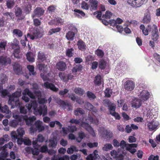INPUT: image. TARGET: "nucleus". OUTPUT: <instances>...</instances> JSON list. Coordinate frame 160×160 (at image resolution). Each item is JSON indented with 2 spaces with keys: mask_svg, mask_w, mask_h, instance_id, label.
Segmentation results:
<instances>
[{
  "mask_svg": "<svg viewBox=\"0 0 160 160\" xmlns=\"http://www.w3.org/2000/svg\"><path fill=\"white\" fill-rule=\"evenodd\" d=\"M25 106L28 110H30L32 108L40 116L42 115V116H44L47 114V108L46 105H40L38 108L36 109L38 104L37 102L35 100L31 101L29 104H26Z\"/></svg>",
  "mask_w": 160,
  "mask_h": 160,
  "instance_id": "obj_1",
  "label": "nucleus"
},
{
  "mask_svg": "<svg viewBox=\"0 0 160 160\" xmlns=\"http://www.w3.org/2000/svg\"><path fill=\"white\" fill-rule=\"evenodd\" d=\"M21 92L16 91L9 96L8 104L11 106V108H14L16 106L20 107V102L19 97L21 96Z\"/></svg>",
  "mask_w": 160,
  "mask_h": 160,
  "instance_id": "obj_2",
  "label": "nucleus"
},
{
  "mask_svg": "<svg viewBox=\"0 0 160 160\" xmlns=\"http://www.w3.org/2000/svg\"><path fill=\"white\" fill-rule=\"evenodd\" d=\"M69 29L72 31H69L66 34V37L68 40L72 41L74 39L75 34L77 33L78 30L77 28L72 25H70L69 26Z\"/></svg>",
  "mask_w": 160,
  "mask_h": 160,
  "instance_id": "obj_3",
  "label": "nucleus"
},
{
  "mask_svg": "<svg viewBox=\"0 0 160 160\" xmlns=\"http://www.w3.org/2000/svg\"><path fill=\"white\" fill-rule=\"evenodd\" d=\"M23 96L22 97V99L26 102H28L29 101V98L25 95H28L31 98L35 99V97L33 93L28 88H25L22 92Z\"/></svg>",
  "mask_w": 160,
  "mask_h": 160,
  "instance_id": "obj_4",
  "label": "nucleus"
},
{
  "mask_svg": "<svg viewBox=\"0 0 160 160\" xmlns=\"http://www.w3.org/2000/svg\"><path fill=\"white\" fill-rule=\"evenodd\" d=\"M12 48L14 50L13 54L15 58H21V55L19 54L20 52V47L18 44L12 43L11 45Z\"/></svg>",
  "mask_w": 160,
  "mask_h": 160,
  "instance_id": "obj_5",
  "label": "nucleus"
},
{
  "mask_svg": "<svg viewBox=\"0 0 160 160\" xmlns=\"http://www.w3.org/2000/svg\"><path fill=\"white\" fill-rule=\"evenodd\" d=\"M58 76L64 82H67L70 80H71L73 77V76L71 74H67L64 72H60Z\"/></svg>",
  "mask_w": 160,
  "mask_h": 160,
  "instance_id": "obj_6",
  "label": "nucleus"
},
{
  "mask_svg": "<svg viewBox=\"0 0 160 160\" xmlns=\"http://www.w3.org/2000/svg\"><path fill=\"white\" fill-rule=\"evenodd\" d=\"M127 2L132 7L136 8L140 7L143 3L142 0H127Z\"/></svg>",
  "mask_w": 160,
  "mask_h": 160,
  "instance_id": "obj_7",
  "label": "nucleus"
},
{
  "mask_svg": "<svg viewBox=\"0 0 160 160\" xmlns=\"http://www.w3.org/2000/svg\"><path fill=\"white\" fill-rule=\"evenodd\" d=\"M152 29L151 32V38L154 41H157L159 38V33L157 27L155 24L152 26Z\"/></svg>",
  "mask_w": 160,
  "mask_h": 160,
  "instance_id": "obj_8",
  "label": "nucleus"
},
{
  "mask_svg": "<svg viewBox=\"0 0 160 160\" xmlns=\"http://www.w3.org/2000/svg\"><path fill=\"white\" fill-rule=\"evenodd\" d=\"M40 147L34 146L33 148L28 147L25 148V151L29 154H32L33 155H37L38 154Z\"/></svg>",
  "mask_w": 160,
  "mask_h": 160,
  "instance_id": "obj_9",
  "label": "nucleus"
},
{
  "mask_svg": "<svg viewBox=\"0 0 160 160\" xmlns=\"http://www.w3.org/2000/svg\"><path fill=\"white\" fill-rule=\"evenodd\" d=\"M81 126L88 131L93 137L95 136V134L93 128L88 123L84 122H82Z\"/></svg>",
  "mask_w": 160,
  "mask_h": 160,
  "instance_id": "obj_10",
  "label": "nucleus"
},
{
  "mask_svg": "<svg viewBox=\"0 0 160 160\" xmlns=\"http://www.w3.org/2000/svg\"><path fill=\"white\" fill-rule=\"evenodd\" d=\"M45 12V10L42 8L38 7L33 11V14L32 17L34 18L35 17H39L42 16Z\"/></svg>",
  "mask_w": 160,
  "mask_h": 160,
  "instance_id": "obj_11",
  "label": "nucleus"
},
{
  "mask_svg": "<svg viewBox=\"0 0 160 160\" xmlns=\"http://www.w3.org/2000/svg\"><path fill=\"white\" fill-rule=\"evenodd\" d=\"M135 87L134 82L131 80H128L124 83V88L128 91H131Z\"/></svg>",
  "mask_w": 160,
  "mask_h": 160,
  "instance_id": "obj_12",
  "label": "nucleus"
},
{
  "mask_svg": "<svg viewBox=\"0 0 160 160\" xmlns=\"http://www.w3.org/2000/svg\"><path fill=\"white\" fill-rule=\"evenodd\" d=\"M149 92L146 90L142 91L138 95L140 100L142 102H144L148 100L149 98Z\"/></svg>",
  "mask_w": 160,
  "mask_h": 160,
  "instance_id": "obj_13",
  "label": "nucleus"
},
{
  "mask_svg": "<svg viewBox=\"0 0 160 160\" xmlns=\"http://www.w3.org/2000/svg\"><path fill=\"white\" fill-rule=\"evenodd\" d=\"M56 67L58 70L61 71H64L67 68L66 63L63 61H60L57 62Z\"/></svg>",
  "mask_w": 160,
  "mask_h": 160,
  "instance_id": "obj_14",
  "label": "nucleus"
},
{
  "mask_svg": "<svg viewBox=\"0 0 160 160\" xmlns=\"http://www.w3.org/2000/svg\"><path fill=\"white\" fill-rule=\"evenodd\" d=\"M15 14L16 16L18 18V19L19 20H22L24 18V17L22 15V9L19 7H17L15 8Z\"/></svg>",
  "mask_w": 160,
  "mask_h": 160,
  "instance_id": "obj_15",
  "label": "nucleus"
},
{
  "mask_svg": "<svg viewBox=\"0 0 160 160\" xmlns=\"http://www.w3.org/2000/svg\"><path fill=\"white\" fill-rule=\"evenodd\" d=\"M11 136L12 139H13L15 141L17 140V143L19 145H21L22 144V142H24V139L22 138L17 137L16 133V132H12L11 133Z\"/></svg>",
  "mask_w": 160,
  "mask_h": 160,
  "instance_id": "obj_16",
  "label": "nucleus"
},
{
  "mask_svg": "<svg viewBox=\"0 0 160 160\" xmlns=\"http://www.w3.org/2000/svg\"><path fill=\"white\" fill-rule=\"evenodd\" d=\"M23 118L25 121L26 124L28 125H31L32 124L33 121L36 119L35 116L30 117L28 118L27 115L23 117Z\"/></svg>",
  "mask_w": 160,
  "mask_h": 160,
  "instance_id": "obj_17",
  "label": "nucleus"
},
{
  "mask_svg": "<svg viewBox=\"0 0 160 160\" xmlns=\"http://www.w3.org/2000/svg\"><path fill=\"white\" fill-rule=\"evenodd\" d=\"M147 27L145 28L143 24H141L140 26V29L142 30L143 33L145 36L148 35L149 31H152V26L150 25H148Z\"/></svg>",
  "mask_w": 160,
  "mask_h": 160,
  "instance_id": "obj_18",
  "label": "nucleus"
},
{
  "mask_svg": "<svg viewBox=\"0 0 160 160\" xmlns=\"http://www.w3.org/2000/svg\"><path fill=\"white\" fill-rule=\"evenodd\" d=\"M11 60L9 58L6 56H0V65H5L7 64H10Z\"/></svg>",
  "mask_w": 160,
  "mask_h": 160,
  "instance_id": "obj_19",
  "label": "nucleus"
},
{
  "mask_svg": "<svg viewBox=\"0 0 160 160\" xmlns=\"http://www.w3.org/2000/svg\"><path fill=\"white\" fill-rule=\"evenodd\" d=\"M44 85L46 88L50 89L54 92H57L58 90V89L52 83H49L48 82H46L44 83Z\"/></svg>",
  "mask_w": 160,
  "mask_h": 160,
  "instance_id": "obj_20",
  "label": "nucleus"
},
{
  "mask_svg": "<svg viewBox=\"0 0 160 160\" xmlns=\"http://www.w3.org/2000/svg\"><path fill=\"white\" fill-rule=\"evenodd\" d=\"M44 31L42 28L37 29L33 32L36 39L41 38L43 35Z\"/></svg>",
  "mask_w": 160,
  "mask_h": 160,
  "instance_id": "obj_21",
  "label": "nucleus"
},
{
  "mask_svg": "<svg viewBox=\"0 0 160 160\" xmlns=\"http://www.w3.org/2000/svg\"><path fill=\"white\" fill-rule=\"evenodd\" d=\"M78 48L82 51H84L86 48V45L85 42L82 40H79L77 43Z\"/></svg>",
  "mask_w": 160,
  "mask_h": 160,
  "instance_id": "obj_22",
  "label": "nucleus"
},
{
  "mask_svg": "<svg viewBox=\"0 0 160 160\" xmlns=\"http://www.w3.org/2000/svg\"><path fill=\"white\" fill-rule=\"evenodd\" d=\"M151 20L150 14L149 13L146 12L144 14L141 22L145 24H148L150 23Z\"/></svg>",
  "mask_w": 160,
  "mask_h": 160,
  "instance_id": "obj_23",
  "label": "nucleus"
},
{
  "mask_svg": "<svg viewBox=\"0 0 160 160\" xmlns=\"http://www.w3.org/2000/svg\"><path fill=\"white\" fill-rule=\"evenodd\" d=\"M158 122H151L148 124V127L150 131H152L158 128Z\"/></svg>",
  "mask_w": 160,
  "mask_h": 160,
  "instance_id": "obj_24",
  "label": "nucleus"
},
{
  "mask_svg": "<svg viewBox=\"0 0 160 160\" xmlns=\"http://www.w3.org/2000/svg\"><path fill=\"white\" fill-rule=\"evenodd\" d=\"M3 15L4 19H5V20L7 21L9 20H11L13 18L14 15L12 12H3L2 13Z\"/></svg>",
  "mask_w": 160,
  "mask_h": 160,
  "instance_id": "obj_25",
  "label": "nucleus"
},
{
  "mask_svg": "<svg viewBox=\"0 0 160 160\" xmlns=\"http://www.w3.org/2000/svg\"><path fill=\"white\" fill-rule=\"evenodd\" d=\"M142 102L140 99L136 98H134L132 102V106L136 108H138L141 106Z\"/></svg>",
  "mask_w": 160,
  "mask_h": 160,
  "instance_id": "obj_26",
  "label": "nucleus"
},
{
  "mask_svg": "<svg viewBox=\"0 0 160 160\" xmlns=\"http://www.w3.org/2000/svg\"><path fill=\"white\" fill-rule=\"evenodd\" d=\"M20 66L18 63H15L13 65V69L17 75H19L22 73V70Z\"/></svg>",
  "mask_w": 160,
  "mask_h": 160,
  "instance_id": "obj_27",
  "label": "nucleus"
},
{
  "mask_svg": "<svg viewBox=\"0 0 160 160\" xmlns=\"http://www.w3.org/2000/svg\"><path fill=\"white\" fill-rule=\"evenodd\" d=\"M42 122L40 121H37L34 123L36 128L39 132H41L44 129V127L42 125Z\"/></svg>",
  "mask_w": 160,
  "mask_h": 160,
  "instance_id": "obj_28",
  "label": "nucleus"
},
{
  "mask_svg": "<svg viewBox=\"0 0 160 160\" xmlns=\"http://www.w3.org/2000/svg\"><path fill=\"white\" fill-rule=\"evenodd\" d=\"M73 11L74 12V15L79 18L84 17L85 15V13L83 11L79 9H75Z\"/></svg>",
  "mask_w": 160,
  "mask_h": 160,
  "instance_id": "obj_29",
  "label": "nucleus"
},
{
  "mask_svg": "<svg viewBox=\"0 0 160 160\" xmlns=\"http://www.w3.org/2000/svg\"><path fill=\"white\" fill-rule=\"evenodd\" d=\"M47 57L41 51L39 52L38 55V59L40 62H43L46 60Z\"/></svg>",
  "mask_w": 160,
  "mask_h": 160,
  "instance_id": "obj_30",
  "label": "nucleus"
},
{
  "mask_svg": "<svg viewBox=\"0 0 160 160\" xmlns=\"http://www.w3.org/2000/svg\"><path fill=\"white\" fill-rule=\"evenodd\" d=\"M89 2L92 9L93 10H97L98 2L97 0H89Z\"/></svg>",
  "mask_w": 160,
  "mask_h": 160,
  "instance_id": "obj_31",
  "label": "nucleus"
},
{
  "mask_svg": "<svg viewBox=\"0 0 160 160\" xmlns=\"http://www.w3.org/2000/svg\"><path fill=\"white\" fill-rule=\"evenodd\" d=\"M15 4L14 0H7L6 1V6L8 9L12 8Z\"/></svg>",
  "mask_w": 160,
  "mask_h": 160,
  "instance_id": "obj_32",
  "label": "nucleus"
},
{
  "mask_svg": "<svg viewBox=\"0 0 160 160\" xmlns=\"http://www.w3.org/2000/svg\"><path fill=\"white\" fill-rule=\"evenodd\" d=\"M27 68L29 71L28 74L30 76H34L36 75V72L34 71V68L33 65H28Z\"/></svg>",
  "mask_w": 160,
  "mask_h": 160,
  "instance_id": "obj_33",
  "label": "nucleus"
},
{
  "mask_svg": "<svg viewBox=\"0 0 160 160\" xmlns=\"http://www.w3.org/2000/svg\"><path fill=\"white\" fill-rule=\"evenodd\" d=\"M107 67V62L103 59L101 60L99 62L98 67L101 70H104Z\"/></svg>",
  "mask_w": 160,
  "mask_h": 160,
  "instance_id": "obj_34",
  "label": "nucleus"
},
{
  "mask_svg": "<svg viewBox=\"0 0 160 160\" xmlns=\"http://www.w3.org/2000/svg\"><path fill=\"white\" fill-rule=\"evenodd\" d=\"M83 67L81 64H77L74 66L72 69V72H80L82 69Z\"/></svg>",
  "mask_w": 160,
  "mask_h": 160,
  "instance_id": "obj_35",
  "label": "nucleus"
},
{
  "mask_svg": "<svg viewBox=\"0 0 160 160\" xmlns=\"http://www.w3.org/2000/svg\"><path fill=\"white\" fill-rule=\"evenodd\" d=\"M78 137L76 138L77 141L78 142H80L81 140L86 137L85 133L82 131L78 132Z\"/></svg>",
  "mask_w": 160,
  "mask_h": 160,
  "instance_id": "obj_36",
  "label": "nucleus"
},
{
  "mask_svg": "<svg viewBox=\"0 0 160 160\" xmlns=\"http://www.w3.org/2000/svg\"><path fill=\"white\" fill-rule=\"evenodd\" d=\"M102 78L100 75H97L95 77L94 80V83L95 85L100 86L101 84Z\"/></svg>",
  "mask_w": 160,
  "mask_h": 160,
  "instance_id": "obj_37",
  "label": "nucleus"
},
{
  "mask_svg": "<svg viewBox=\"0 0 160 160\" xmlns=\"http://www.w3.org/2000/svg\"><path fill=\"white\" fill-rule=\"evenodd\" d=\"M61 28L60 27H57L56 28H53L50 29L48 32L49 35H51L53 34L59 32L61 30Z\"/></svg>",
  "mask_w": 160,
  "mask_h": 160,
  "instance_id": "obj_38",
  "label": "nucleus"
},
{
  "mask_svg": "<svg viewBox=\"0 0 160 160\" xmlns=\"http://www.w3.org/2000/svg\"><path fill=\"white\" fill-rule=\"evenodd\" d=\"M12 33L19 37L22 36L23 33L20 30L18 29H15L12 31Z\"/></svg>",
  "mask_w": 160,
  "mask_h": 160,
  "instance_id": "obj_39",
  "label": "nucleus"
},
{
  "mask_svg": "<svg viewBox=\"0 0 160 160\" xmlns=\"http://www.w3.org/2000/svg\"><path fill=\"white\" fill-rule=\"evenodd\" d=\"M17 137L22 138L23 135L25 133V132L23 128H19L17 130V132H16Z\"/></svg>",
  "mask_w": 160,
  "mask_h": 160,
  "instance_id": "obj_40",
  "label": "nucleus"
},
{
  "mask_svg": "<svg viewBox=\"0 0 160 160\" xmlns=\"http://www.w3.org/2000/svg\"><path fill=\"white\" fill-rule=\"evenodd\" d=\"M74 92L76 94L80 96L82 95L84 93V91L83 89L79 87L75 88L74 89Z\"/></svg>",
  "mask_w": 160,
  "mask_h": 160,
  "instance_id": "obj_41",
  "label": "nucleus"
},
{
  "mask_svg": "<svg viewBox=\"0 0 160 160\" xmlns=\"http://www.w3.org/2000/svg\"><path fill=\"white\" fill-rule=\"evenodd\" d=\"M0 112L9 114L10 113L11 111L9 110L8 106L6 105H5L2 108Z\"/></svg>",
  "mask_w": 160,
  "mask_h": 160,
  "instance_id": "obj_42",
  "label": "nucleus"
},
{
  "mask_svg": "<svg viewBox=\"0 0 160 160\" xmlns=\"http://www.w3.org/2000/svg\"><path fill=\"white\" fill-rule=\"evenodd\" d=\"M74 49L73 48H68L66 50V55L68 57L72 56L73 54Z\"/></svg>",
  "mask_w": 160,
  "mask_h": 160,
  "instance_id": "obj_43",
  "label": "nucleus"
},
{
  "mask_svg": "<svg viewBox=\"0 0 160 160\" xmlns=\"http://www.w3.org/2000/svg\"><path fill=\"white\" fill-rule=\"evenodd\" d=\"M84 111L81 108H78L77 109L74 110V113L76 116H78L79 115V113L81 115H82L84 114Z\"/></svg>",
  "mask_w": 160,
  "mask_h": 160,
  "instance_id": "obj_44",
  "label": "nucleus"
},
{
  "mask_svg": "<svg viewBox=\"0 0 160 160\" xmlns=\"http://www.w3.org/2000/svg\"><path fill=\"white\" fill-rule=\"evenodd\" d=\"M38 68L40 71L43 70V72L44 73H47L48 72L47 68L45 67L44 64L41 63L38 64Z\"/></svg>",
  "mask_w": 160,
  "mask_h": 160,
  "instance_id": "obj_45",
  "label": "nucleus"
},
{
  "mask_svg": "<svg viewBox=\"0 0 160 160\" xmlns=\"http://www.w3.org/2000/svg\"><path fill=\"white\" fill-rule=\"evenodd\" d=\"M57 145V142L56 140L54 139H50L49 140V147L55 148Z\"/></svg>",
  "mask_w": 160,
  "mask_h": 160,
  "instance_id": "obj_46",
  "label": "nucleus"
},
{
  "mask_svg": "<svg viewBox=\"0 0 160 160\" xmlns=\"http://www.w3.org/2000/svg\"><path fill=\"white\" fill-rule=\"evenodd\" d=\"M112 90L109 88L106 89L104 92L105 96L107 98H110L112 94Z\"/></svg>",
  "mask_w": 160,
  "mask_h": 160,
  "instance_id": "obj_47",
  "label": "nucleus"
},
{
  "mask_svg": "<svg viewBox=\"0 0 160 160\" xmlns=\"http://www.w3.org/2000/svg\"><path fill=\"white\" fill-rule=\"evenodd\" d=\"M112 13L109 10H107L105 14H103L102 16V18L107 19H109L112 16Z\"/></svg>",
  "mask_w": 160,
  "mask_h": 160,
  "instance_id": "obj_48",
  "label": "nucleus"
},
{
  "mask_svg": "<svg viewBox=\"0 0 160 160\" xmlns=\"http://www.w3.org/2000/svg\"><path fill=\"white\" fill-rule=\"evenodd\" d=\"M22 103H20V107L16 106L15 107H18L19 108V110L20 112L21 113L25 114L27 113V109L25 108L24 106H21Z\"/></svg>",
  "mask_w": 160,
  "mask_h": 160,
  "instance_id": "obj_49",
  "label": "nucleus"
},
{
  "mask_svg": "<svg viewBox=\"0 0 160 160\" xmlns=\"http://www.w3.org/2000/svg\"><path fill=\"white\" fill-rule=\"evenodd\" d=\"M27 59L29 62H33L34 61V58L32 56V54L31 52H28L26 54Z\"/></svg>",
  "mask_w": 160,
  "mask_h": 160,
  "instance_id": "obj_50",
  "label": "nucleus"
},
{
  "mask_svg": "<svg viewBox=\"0 0 160 160\" xmlns=\"http://www.w3.org/2000/svg\"><path fill=\"white\" fill-rule=\"evenodd\" d=\"M87 97L90 100H93L96 98L95 95L91 92H87Z\"/></svg>",
  "mask_w": 160,
  "mask_h": 160,
  "instance_id": "obj_51",
  "label": "nucleus"
},
{
  "mask_svg": "<svg viewBox=\"0 0 160 160\" xmlns=\"http://www.w3.org/2000/svg\"><path fill=\"white\" fill-rule=\"evenodd\" d=\"M7 80V78L6 76L4 74H2L0 77V84L2 85V84H4Z\"/></svg>",
  "mask_w": 160,
  "mask_h": 160,
  "instance_id": "obj_52",
  "label": "nucleus"
},
{
  "mask_svg": "<svg viewBox=\"0 0 160 160\" xmlns=\"http://www.w3.org/2000/svg\"><path fill=\"white\" fill-rule=\"evenodd\" d=\"M31 10L32 6L31 4H27L25 6L24 10L26 14L29 13Z\"/></svg>",
  "mask_w": 160,
  "mask_h": 160,
  "instance_id": "obj_53",
  "label": "nucleus"
},
{
  "mask_svg": "<svg viewBox=\"0 0 160 160\" xmlns=\"http://www.w3.org/2000/svg\"><path fill=\"white\" fill-rule=\"evenodd\" d=\"M113 147L111 144L110 143H107L105 144L102 148L103 150L107 151L108 150L112 149Z\"/></svg>",
  "mask_w": 160,
  "mask_h": 160,
  "instance_id": "obj_54",
  "label": "nucleus"
},
{
  "mask_svg": "<svg viewBox=\"0 0 160 160\" xmlns=\"http://www.w3.org/2000/svg\"><path fill=\"white\" fill-rule=\"evenodd\" d=\"M95 53L97 56L101 58L102 57L104 54L103 52L100 49H97L96 50Z\"/></svg>",
  "mask_w": 160,
  "mask_h": 160,
  "instance_id": "obj_55",
  "label": "nucleus"
},
{
  "mask_svg": "<svg viewBox=\"0 0 160 160\" xmlns=\"http://www.w3.org/2000/svg\"><path fill=\"white\" fill-rule=\"evenodd\" d=\"M48 148L46 145H43L39 149V152L44 153H47L48 152Z\"/></svg>",
  "mask_w": 160,
  "mask_h": 160,
  "instance_id": "obj_56",
  "label": "nucleus"
},
{
  "mask_svg": "<svg viewBox=\"0 0 160 160\" xmlns=\"http://www.w3.org/2000/svg\"><path fill=\"white\" fill-rule=\"evenodd\" d=\"M85 108L90 111H92V108H93V106L88 102H86L84 105Z\"/></svg>",
  "mask_w": 160,
  "mask_h": 160,
  "instance_id": "obj_57",
  "label": "nucleus"
},
{
  "mask_svg": "<svg viewBox=\"0 0 160 160\" xmlns=\"http://www.w3.org/2000/svg\"><path fill=\"white\" fill-rule=\"evenodd\" d=\"M126 24L127 26H128L130 24H132L133 26H135L137 24V21L133 20H131L130 21L128 20L126 21Z\"/></svg>",
  "mask_w": 160,
  "mask_h": 160,
  "instance_id": "obj_58",
  "label": "nucleus"
},
{
  "mask_svg": "<svg viewBox=\"0 0 160 160\" xmlns=\"http://www.w3.org/2000/svg\"><path fill=\"white\" fill-rule=\"evenodd\" d=\"M55 10L56 7L53 5L49 6L48 7L47 9V10L49 12V13H51L52 12H54Z\"/></svg>",
  "mask_w": 160,
  "mask_h": 160,
  "instance_id": "obj_59",
  "label": "nucleus"
},
{
  "mask_svg": "<svg viewBox=\"0 0 160 160\" xmlns=\"http://www.w3.org/2000/svg\"><path fill=\"white\" fill-rule=\"evenodd\" d=\"M67 129L68 131L72 132H74L77 130V127L74 126H69Z\"/></svg>",
  "mask_w": 160,
  "mask_h": 160,
  "instance_id": "obj_60",
  "label": "nucleus"
},
{
  "mask_svg": "<svg viewBox=\"0 0 160 160\" xmlns=\"http://www.w3.org/2000/svg\"><path fill=\"white\" fill-rule=\"evenodd\" d=\"M8 153L6 151V149L4 150L3 151H2L0 153V157H2L6 159V158L8 156Z\"/></svg>",
  "mask_w": 160,
  "mask_h": 160,
  "instance_id": "obj_61",
  "label": "nucleus"
},
{
  "mask_svg": "<svg viewBox=\"0 0 160 160\" xmlns=\"http://www.w3.org/2000/svg\"><path fill=\"white\" fill-rule=\"evenodd\" d=\"M119 146L122 149H124L125 148H126V147H128V143L127 144L124 140H122L119 144Z\"/></svg>",
  "mask_w": 160,
  "mask_h": 160,
  "instance_id": "obj_62",
  "label": "nucleus"
},
{
  "mask_svg": "<svg viewBox=\"0 0 160 160\" xmlns=\"http://www.w3.org/2000/svg\"><path fill=\"white\" fill-rule=\"evenodd\" d=\"M81 8L83 9L88 10L89 6L87 3L84 1H83L81 3Z\"/></svg>",
  "mask_w": 160,
  "mask_h": 160,
  "instance_id": "obj_63",
  "label": "nucleus"
},
{
  "mask_svg": "<svg viewBox=\"0 0 160 160\" xmlns=\"http://www.w3.org/2000/svg\"><path fill=\"white\" fill-rule=\"evenodd\" d=\"M101 160H112L108 154H105V156H102L101 158Z\"/></svg>",
  "mask_w": 160,
  "mask_h": 160,
  "instance_id": "obj_64",
  "label": "nucleus"
}]
</instances>
